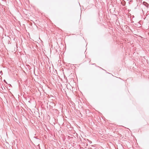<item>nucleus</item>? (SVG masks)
<instances>
[{
	"label": "nucleus",
	"mask_w": 149,
	"mask_h": 149,
	"mask_svg": "<svg viewBox=\"0 0 149 149\" xmlns=\"http://www.w3.org/2000/svg\"><path fill=\"white\" fill-rule=\"evenodd\" d=\"M4 81L5 83H7V82H6V80H4Z\"/></svg>",
	"instance_id": "f257e3e1"
}]
</instances>
